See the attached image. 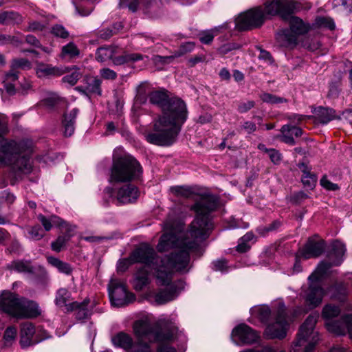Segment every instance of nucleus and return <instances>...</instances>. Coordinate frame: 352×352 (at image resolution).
Instances as JSON below:
<instances>
[{"label": "nucleus", "instance_id": "obj_57", "mask_svg": "<svg viewBox=\"0 0 352 352\" xmlns=\"http://www.w3.org/2000/svg\"><path fill=\"white\" fill-rule=\"evenodd\" d=\"M21 42L15 37L10 35L0 34V45L7 43H13L18 45Z\"/></svg>", "mask_w": 352, "mask_h": 352}, {"label": "nucleus", "instance_id": "obj_53", "mask_svg": "<svg viewBox=\"0 0 352 352\" xmlns=\"http://www.w3.org/2000/svg\"><path fill=\"white\" fill-rule=\"evenodd\" d=\"M213 270L222 272L228 270V262L226 259H219L212 262Z\"/></svg>", "mask_w": 352, "mask_h": 352}, {"label": "nucleus", "instance_id": "obj_34", "mask_svg": "<svg viewBox=\"0 0 352 352\" xmlns=\"http://www.w3.org/2000/svg\"><path fill=\"white\" fill-rule=\"evenodd\" d=\"M298 167L303 173L302 176L303 185L309 188L314 186L317 181L316 175L311 173L307 166L304 163L300 164Z\"/></svg>", "mask_w": 352, "mask_h": 352}, {"label": "nucleus", "instance_id": "obj_64", "mask_svg": "<svg viewBox=\"0 0 352 352\" xmlns=\"http://www.w3.org/2000/svg\"><path fill=\"white\" fill-rule=\"evenodd\" d=\"M157 352H177V350L168 344H161L158 346Z\"/></svg>", "mask_w": 352, "mask_h": 352}, {"label": "nucleus", "instance_id": "obj_19", "mask_svg": "<svg viewBox=\"0 0 352 352\" xmlns=\"http://www.w3.org/2000/svg\"><path fill=\"white\" fill-rule=\"evenodd\" d=\"M35 333V327L32 323L25 322L21 324L20 344L22 348H27L41 340L34 337Z\"/></svg>", "mask_w": 352, "mask_h": 352}, {"label": "nucleus", "instance_id": "obj_10", "mask_svg": "<svg viewBox=\"0 0 352 352\" xmlns=\"http://www.w3.org/2000/svg\"><path fill=\"white\" fill-rule=\"evenodd\" d=\"M113 344L126 352H153L151 345L146 341L136 340L130 334L124 331L118 332L111 338Z\"/></svg>", "mask_w": 352, "mask_h": 352}, {"label": "nucleus", "instance_id": "obj_20", "mask_svg": "<svg viewBox=\"0 0 352 352\" xmlns=\"http://www.w3.org/2000/svg\"><path fill=\"white\" fill-rule=\"evenodd\" d=\"M138 195V190L134 185L126 184L118 189L116 198L119 203L125 204L136 201Z\"/></svg>", "mask_w": 352, "mask_h": 352}, {"label": "nucleus", "instance_id": "obj_8", "mask_svg": "<svg viewBox=\"0 0 352 352\" xmlns=\"http://www.w3.org/2000/svg\"><path fill=\"white\" fill-rule=\"evenodd\" d=\"M286 19H289V29L278 32L276 34V41L282 47L293 48L298 43V36L306 34L309 27L300 18L291 14Z\"/></svg>", "mask_w": 352, "mask_h": 352}, {"label": "nucleus", "instance_id": "obj_13", "mask_svg": "<svg viewBox=\"0 0 352 352\" xmlns=\"http://www.w3.org/2000/svg\"><path fill=\"white\" fill-rule=\"evenodd\" d=\"M22 298L10 291L0 293V313H5L16 318Z\"/></svg>", "mask_w": 352, "mask_h": 352}, {"label": "nucleus", "instance_id": "obj_30", "mask_svg": "<svg viewBox=\"0 0 352 352\" xmlns=\"http://www.w3.org/2000/svg\"><path fill=\"white\" fill-rule=\"evenodd\" d=\"M36 72L39 78L50 76H59L63 74L62 70L58 67H52L50 65L43 63H38L36 64Z\"/></svg>", "mask_w": 352, "mask_h": 352}, {"label": "nucleus", "instance_id": "obj_25", "mask_svg": "<svg viewBox=\"0 0 352 352\" xmlns=\"http://www.w3.org/2000/svg\"><path fill=\"white\" fill-rule=\"evenodd\" d=\"M168 93L164 89L152 91L148 94V98L150 103L159 107L162 111L171 98Z\"/></svg>", "mask_w": 352, "mask_h": 352}, {"label": "nucleus", "instance_id": "obj_18", "mask_svg": "<svg viewBox=\"0 0 352 352\" xmlns=\"http://www.w3.org/2000/svg\"><path fill=\"white\" fill-rule=\"evenodd\" d=\"M326 327L329 332L336 335L349 333L352 339V315H346L336 321H328Z\"/></svg>", "mask_w": 352, "mask_h": 352}, {"label": "nucleus", "instance_id": "obj_1", "mask_svg": "<svg viewBox=\"0 0 352 352\" xmlns=\"http://www.w3.org/2000/svg\"><path fill=\"white\" fill-rule=\"evenodd\" d=\"M219 206L217 196L211 194L202 195L191 207L196 212V217L190 224L188 235L193 239L180 243L178 249L161 257L160 263L155 265L154 275L157 284L165 287L155 295V300L158 305L174 300L184 289L182 280L172 281L173 274L177 272L183 274L190 271V254L198 249L199 242L209 236L212 228L210 214Z\"/></svg>", "mask_w": 352, "mask_h": 352}, {"label": "nucleus", "instance_id": "obj_3", "mask_svg": "<svg viewBox=\"0 0 352 352\" xmlns=\"http://www.w3.org/2000/svg\"><path fill=\"white\" fill-rule=\"evenodd\" d=\"M261 6L241 14L236 19V28L241 31L261 27L268 16L280 15L283 19L292 14L294 5L292 0H264Z\"/></svg>", "mask_w": 352, "mask_h": 352}, {"label": "nucleus", "instance_id": "obj_45", "mask_svg": "<svg viewBox=\"0 0 352 352\" xmlns=\"http://www.w3.org/2000/svg\"><path fill=\"white\" fill-rule=\"evenodd\" d=\"M80 52L74 43H69L62 48V55L69 58H74L79 55Z\"/></svg>", "mask_w": 352, "mask_h": 352}, {"label": "nucleus", "instance_id": "obj_44", "mask_svg": "<svg viewBox=\"0 0 352 352\" xmlns=\"http://www.w3.org/2000/svg\"><path fill=\"white\" fill-rule=\"evenodd\" d=\"M340 313L339 307L328 304L326 305L322 309V316L326 320H330L334 317L338 316Z\"/></svg>", "mask_w": 352, "mask_h": 352}, {"label": "nucleus", "instance_id": "obj_29", "mask_svg": "<svg viewBox=\"0 0 352 352\" xmlns=\"http://www.w3.org/2000/svg\"><path fill=\"white\" fill-rule=\"evenodd\" d=\"M149 283L148 272L146 266L140 267L135 274L133 287L136 291H141Z\"/></svg>", "mask_w": 352, "mask_h": 352}, {"label": "nucleus", "instance_id": "obj_6", "mask_svg": "<svg viewBox=\"0 0 352 352\" xmlns=\"http://www.w3.org/2000/svg\"><path fill=\"white\" fill-rule=\"evenodd\" d=\"M133 332L137 337V340L144 341L148 340L150 344L153 342H166L175 338L176 329L174 327H161L155 331L149 322L144 320H139L134 322Z\"/></svg>", "mask_w": 352, "mask_h": 352}, {"label": "nucleus", "instance_id": "obj_26", "mask_svg": "<svg viewBox=\"0 0 352 352\" xmlns=\"http://www.w3.org/2000/svg\"><path fill=\"white\" fill-rule=\"evenodd\" d=\"M89 303V299H85L82 302H79L77 301L69 303L67 305L68 311H75L76 318L81 320L87 318L89 315V311L87 309L88 304Z\"/></svg>", "mask_w": 352, "mask_h": 352}, {"label": "nucleus", "instance_id": "obj_38", "mask_svg": "<svg viewBox=\"0 0 352 352\" xmlns=\"http://www.w3.org/2000/svg\"><path fill=\"white\" fill-rule=\"evenodd\" d=\"M71 230H72L70 228L68 229L67 232L65 234L58 236L56 240L51 243L52 250L56 252H59L63 248H65L67 243L71 239V238L73 236L70 233Z\"/></svg>", "mask_w": 352, "mask_h": 352}, {"label": "nucleus", "instance_id": "obj_54", "mask_svg": "<svg viewBox=\"0 0 352 352\" xmlns=\"http://www.w3.org/2000/svg\"><path fill=\"white\" fill-rule=\"evenodd\" d=\"M321 186L328 190H337L339 189L338 184L330 182L327 176H324L320 179Z\"/></svg>", "mask_w": 352, "mask_h": 352}, {"label": "nucleus", "instance_id": "obj_12", "mask_svg": "<svg viewBox=\"0 0 352 352\" xmlns=\"http://www.w3.org/2000/svg\"><path fill=\"white\" fill-rule=\"evenodd\" d=\"M131 259L135 263H140L150 266L154 271V266L156 263H160V258L156 256L154 249L149 245L142 244L131 253Z\"/></svg>", "mask_w": 352, "mask_h": 352}, {"label": "nucleus", "instance_id": "obj_16", "mask_svg": "<svg viewBox=\"0 0 352 352\" xmlns=\"http://www.w3.org/2000/svg\"><path fill=\"white\" fill-rule=\"evenodd\" d=\"M325 242L316 237L309 238L305 245L300 249L299 253L302 258L309 259L320 256L325 249Z\"/></svg>", "mask_w": 352, "mask_h": 352}, {"label": "nucleus", "instance_id": "obj_43", "mask_svg": "<svg viewBox=\"0 0 352 352\" xmlns=\"http://www.w3.org/2000/svg\"><path fill=\"white\" fill-rule=\"evenodd\" d=\"M256 316L263 323H269L273 319V313L267 306H261L255 309Z\"/></svg>", "mask_w": 352, "mask_h": 352}, {"label": "nucleus", "instance_id": "obj_32", "mask_svg": "<svg viewBox=\"0 0 352 352\" xmlns=\"http://www.w3.org/2000/svg\"><path fill=\"white\" fill-rule=\"evenodd\" d=\"M7 269L10 271H16L19 273L33 274L34 267L28 261H14L7 265Z\"/></svg>", "mask_w": 352, "mask_h": 352}, {"label": "nucleus", "instance_id": "obj_22", "mask_svg": "<svg viewBox=\"0 0 352 352\" xmlns=\"http://www.w3.org/2000/svg\"><path fill=\"white\" fill-rule=\"evenodd\" d=\"M329 291L331 294V298L342 303L350 302L348 286L344 282H336L329 287Z\"/></svg>", "mask_w": 352, "mask_h": 352}, {"label": "nucleus", "instance_id": "obj_58", "mask_svg": "<svg viewBox=\"0 0 352 352\" xmlns=\"http://www.w3.org/2000/svg\"><path fill=\"white\" fill-rule=\"evenodd\" d=\"M255 103L253 100H249L240 103L238 107V111L241 113H245L254 107Z\"/></svg>", "mask_w": 352, "mask_h": 352}, {"label": "nucleus", "instance_id": "obj_40", "mask_svg": "<svg viewBox=\"0 0 352 352\" xmlns=\"http://www.w3.org/2000/svg\"><path fill=\"white\" fill-rule=\"evenodd\" d=\"M47 261L50 264L56 267L59 272L65 274H70L72 272L71 265L65 262L60 261V259L55 257H48Z\"/></svg>", "mask_w": 352, "mask_h": 352}, {"label": "nucleus", "instance_id": "obj_42", "mask_svg": "<svg viewBox=\"0 0 352 352\" xmlns=\"http://www.w3.org/2000/svg\"><path fill=\"white\" fill-rule=\"evenodd\" d=\"M345 252L346 248L343 243L339 241H336L332 243L331 255H333L335 257L338 258V260L334 263L335 265H338L341 263L342 259L340 258H342Z\"/></svg>", "mask_w": 352, "mask_h": 352}, {"label": "nucleus", "instance_id": "obj_39", "mask_svg": "<svg viewBox=\"0 0 352 352\" xmlns=\"http://www.w3.org/2000/svg\"><path fill=\"white\" fill-rule=\"evenodd\" d=\"M195 47V43L194 42H186L183 44H182L179 47V48L175 52V54L173 56H159L161 59L164 60V62L166 61V60H170L173 59L175 57H180L187 53H189L192 52Z\"/></svg>", "mask_w": 352, "mask_h": 352}, {"label": "nucleus", "instance_id": "obj_56", "mask_svg": "<svg viewBox=\"0 0 352 352\" xmlns=\"http://www.w3.org/2000/svg\"><path fill=\"white\" fill-rule=\"evenodd\" d=\"M266 153H269L271 161L274 164H278L281 160V154L274 148L266 149Z\"/></svg>", "mask_w": 352, "mask_h": 352}, {"label": "nucleus", "instance_id": "obj_49", "mask_svg": "<svg viewBox=\"0 0 352 352\" xmlns=\"http://www.w3.org/2000/svg\"><path fill=\"white\" fill-rule=\"evenodd\" d=\"M17 330L14 326L8 327L4 333L3 339L7 344H12L16 337Z\"/></svg>", "mask_w": 352, "mask_h": 352}, {"label": "nucleus", "instance_id": "obj_9", "mask_svg": "<svg viewBox=\"0 0 352 352\" xmlns=\"http://www.w3.org/2000/svg\"><path fill=\"white\" fill-rule=\"evenodd\" d=\"M288 322L284 303L279 302L273 311V319L267 324L265 335L268 338L283 339L286 336Z\"/></svg>", "mask_w": 352, "mask_h": 352}, {"label": "nucleus", "instance_id": "obj_52", "mask_svg": "<svg viewBox=\"0 0 352 352\" xmlns=\"http://www.w3.org/2000/svg\"><path fill=\"white\" fill-rule=\"evenodd\" d=\"M135 263L131 259V255L127 258H123L118 261L117 265V270L120 272H125L130 265Z\"/></svg>", "mask_w": 352, "mask_h": 352}, {"label": "nucleus", "instance_id": "obj_36", "mask_svg": "<svg viewBox=\"0 0 352 352\" xmlns=\"http://www.w3.org/2000/svg\"><path fill=\"white\" fill-rule=\"evenodd\" d=\"M38 219L43 225L45 231H50L52 228V225L62 226L63 223V220L56 215L47 218L43 214H40L38 215Z\"/></svg>", "mask_w": 352, "mask_h": 352}, {"label": "nucleus", "instance_id": "obj_17", "mask_svg": "<svg viewBox=\"0 0 352 352\" xmlns=\"http://www.w3.org/2000/svg\"><path fill=\"white\" fill-rule=\"evenodd\" d=\"M325 294V291L320 283L317 281H309V287L307 291L305 300L311 309L319 306Z\"/></svg>", "mask_w": 352, "mask_h": 352}, {"label": "nucleus", "instance_id": "obj_21", "mask_svg": "<svg viewBox=\"0 0 352 352\" xmlns=\"http://www.w3.org/2000/svg\"><path fill=\"white\" fill-rule=\"evenodd\" d=\"M79 113L77 108H74L63 114L62 119V129L65 137L72 136L75 131L76 120Z\"/></svg>", "mask_w": 352, "mask_h": 352}, {"label": "nucleus", "instance_id": "obj_55", "mask_svg": "<svg viewBox=\"0 0 352 352\" xmlns=\"http://www.w3.org/2000/svg\"><path fill=\"white\" fill-rule=\"evenodd\" d=\"M30 62L25 58L15 59L12 62V67L14 68H30Z\"/></svg>", "mask_w": 352, "mask_h": 352}, {"label": "nucleus", "instance_id": "obj_48", "mask_svg": "<svg viewBox=\"0 0 352 352\" xmlns=\"http://www.w3.org/2000/svg\"><path fill=\"white\" fill-rule=\"evenodd\" d=\"M28 232V237L33 240H39L42 239L45 234L43 230L38 225L30 228Z\"/></svg>", "mask_w": 352, "mask_h": 352}, {"label": "nucleus", "instance_id": "obj_27", "mask_svg": "<svg viewBox=\"0 0 352 352\" xmlns=\"http://www.w3.org/2000/svg\"><path fill=\"white\" fill-rule=\"evenodd\" d=\"M100 85L101 80L98 78L90 76L86 78L85 89L82 90L81 87H78V89L82 91L87 96L93 94L100 96L102 94Z\"/></svg>", "mask_w": 352, "mask_h": 352}, {"label": "nucleus", "instance_id": "obj_63", "mask_svg": "<svg viewBox=\"0 0 352 352\" xmlns=\"http://www.w3.org/2000/svg\"><path fill=\"white\" fill-rule=\"evenodd\" d=\"M25 41L27 43L33 45L36 47H41L40 41L33 35L28 34L25 37Z\"/></svg>", "mask_w": 352, "mask_h": 352}, {"label": "nucleus", "instance_id": "obj_31", "mask_svg": "<svg viewBox=\"0 0 352 352\" xmlns=\"http://www.w3.org/2000/svg\"><path fill=\"white\" fill-rule=\"evenodd\" d=\"M318 120L322 124H327L338 118L336 111L331 108L319 107L315 111Z\"/></svg>", "mask_w": 352, "mask_h": 352}, {"label": "nucleus", "instance_id": "obj_23", "mask_svg": "<svg viewBox=\"0 0 352 352\" xmlns=\"http://www.w3.org/2000/svg\"><path fill=\"white\" fill-rule=\"evenodd\" d=\"M16 318H32L41 315V311L38 304L34 301L25 302L23 299L20 304Z\"/></svg>", "mask_w": 352, "mask_h": 352}, {"label": "nucleus", "instance_id": "obj_59", "mask_svg": "<svg viewBox=\"0 0 352 352\" xmlns=\"http://www.w3.org/2000/svg\"><path fill=\"white\" fill-rule=\"evenodd\" d=\"M45 28V25L38 21H31L29 23L27 31L36 32L42 31Z\"/></svg>", "mask_w": 352, "mask_h": 352}, {"label": "nucleus", "instance_id": "obj_46", "mask_svg": "<svg viewBox=\"0 0 352 352\" xmlns=\"http://www.w3.org/2000/svg\"><path fill=\"white\" fill-rule=\"evenodd\" d=\"M113 50L110 47H100L96 53V58L100 62H104L109 58H112Z\"/></svg>", "mask_w": 352, "mask_h": 352}, {"label": "nucleus", "instance_id": "obj_41", "mask_svg": "<svg viewBox=\"0 0 352 352\" xmlns=\"http://www.w3.org/2000/svg\"><path fill=\"white\" fill-rule=\"evenodd\" d=\"M71 300V293L65 288L59 289L56 295L55 302L58 306H65L67 310V303Z\"/></svg>", "mask_w": 352, "mask_h": 352}, {"label": "nucleus", "instance_id": "obj_28", "mask_svg": "<svg viewBox=\"0 0 352 352\" xmlns=\"http://www.w3.org/2000/svg\"><path fill=\"white\" fill-rule=\"evenodd\" d=\"M43 104L50 109H56L67 104L66 100L56 93L50 92L42 100Z\"/></svg>", "mask_w": 352, "mask_h": 352}, {"label": "nucleus", "instance_id": "obj_51", "mask_svg": "<svg viewBox=\"0 0 352 352\" xmlns=\"http://www.w3.org/2000/svg\"><path fill=\"white\" fill-rule=\"evenodd\" d=\"M51 32L56 37L66 38L69 36V32L61 25H55L52 27Z\"/></svg>", "mask_w": 352, "mask_h": 352}, {"label": "nucleus", "instance_id": "obj_15", "mask_svg": "<svg viewBox=\"0 0 352 352\" xmlns=\"http://www.w3.org/2000/svg\"><path fill=\"white\" fill-rule=\"evenodd\" d=\"M232 338L236 342L251 344L259 339L258 333L245 324H240L232 331Z\"/></svg>", "mask_w": 352, "mask_h": 352}, {"label": "nucleus", "instance_id": "obj_33", "mask_svg": "<svg viewBox=\"0 0 352 352\" xmlns=\"http://www.w3.org/2000/svg\"><path fill=\"white\" fill-rule=\"evenodd\" d=\"M331 266L329 263L321 262L316 270L309 276V281L314 280L321 283Z\"/></svg>", "mask_w": 352, "mask_h": 352}, {"label": "nucleus", "instance_id": "obj_11", "mask_svg": "<svg viewBox=\"0 0 352 352\" xmlns=\"http://www.w3.org/2000/svg\"><path fill=\"white\" fill-rule=\"evenodd\" d=\"M108 290L111 303L116 307L126 305L135 299V296L128 292L125 285L116 279L111 280Z\"/></svg>", "mask_w": 352, "mask_h": 352}, {"label": "nucleus", "instance_id": "obj_60", "mask_svg": "<svg viewBox=\"0 0 352 352\" xmlns=\"http://www.w3.org/2000/svg\"><path fill=\"white\" fill-rule=\"evenodd\" d=\"M100 75L102 78L108 80H113L116 78L117 74L109 68H104L100 70Z\"/></svg>", "mask_w": 352, "mask_h": 352}, {"label": "nucleus", "instance_id": "obj_37", "mask_svg": "<svg viewBox=\"0 0 352 352\" xmlns=\"http://www.w3.org/2000/svg\"><path fill=\"white\" fill-rule=\"evenodd\" d=\"M169 191L177 197L190 198L195 195L193 188L188 186H171Z\"/></svg>", "mask_w": 352, "mask_h": 352}, {"label": "nucleus", "instance_id": "obj_2", "mask_svg": "<svg viewBox=\"0 0 352 352\" xmlns=\"http://www.w3.org/2000/svg\"><path fill=\"white\" fill-rule=\"evenodd\" d=\"M187 118L186 103L179 98L171 97L164 107L162 115L155 120L153 131L145 134L146 141L157 146L172 145Z\"/></svg>", "mask_w": 352, "mask_h": 352}, {"label": "nucleus", "instance_id": "obj_50", "mask_svg": "<svg viewBox=\"0 0 352 352\" xmlns=\"http://www.w3.org/2000/svg\"><path fill=\"white\" fill-rule=\"evenodd\" d=\"M82 74L79 72V69H76L72 74L64 76L62 80L64 82H67L71 85H74L78 82Z\"/></svg>", "mask_w": 352, "mask_h": 352}, {"label": "nucleus", "instance_id": "obj_24", "mask_svg": "<svg viewBox=\"0 0 352 352\" xmlns=\"http://www.w3.org/2000/svg\"><path fill=\"white\" fill-rule=\"evenodd\" d=\"M281 134L278 138L284 143L293 146L296 144L294 136L298 138L302 134V130L296 126L285 124L280 129Z\"/></svg>", "mask_w": 352, "mask_h": 352}, {"label": "nucleus", "instance_id": "obj_62", "mask_svg": "<svg viewBox=\"0 0 352 352\" xmlns=\"http://www.w3.org/2000/svg\"><path fill=\"white\" fill-rule=\"evenodd\" d=\"M258 58L261 60H264L270 64H272L274 62L273 58L270 53L266 50L260 49V54L258 55Z\"/></svg>", "mask_w": 352, "mask_h": 352}, {"label": "nucleus", "instance_id": "obj_5", "mask_svg": "<svg viewBox=\"0 0 352 352\" xmlns=\"http://www.w3.org/2000/svg\"><path fill=\"white\" fill-rule=\"evenodd\" d=\"M142 172L140 163L132 156L124 155L113 160L110 179L115 182H131Z\"/></svg>", "mask_w": 352, "mask_h": 352}, {"label": "nucleus", "instance_id": "obj_47", "mask_svg": "<svg viewBox=\"0 0 352 352\" xmlns=\"http://www.w3.org/2000/svg\"><path fill=\"white\" fill-rule=\"evenodd\" d=\"M214 32L212 30H207L199 33L198 36L201 43L210 44L214 38Z\"/></svg>", "mask_w": 352, "mask_h": 352}, {"label": "nucleus", "instance_id": "obj_14", "mask_svg": "<svg viewBox=\"0 0 352 352\" xmlns=\"http://www.w3.org/2000/svg\"><path fill=\"white\" fill-rule=\"evenodd\" d=\"M164 230H170L169 232H166L162 234L160 239L159 243L157 245V250L160 252H164L170 249L175 248L176 250L179 248V243L184 241L190 240L188 237L184 239H179L173 231L172 226L168 223H164Z\"/></svg>", "mask_w": 352, "mask_h": 352}, {"label": "nucleus", "instance_id": "obj_35", "mask_svg": "<svg viewBox=\"0 0 352 352\" xmlns=\"http://www.w3.org/2000/svg\"><path fill=\"white\" fill-rule=\"evenodd\" d=\"M21 21V16L19 13L14 11H5L0 13V24H18Z\"/></svg>", "mask_w": 352, "mask_h": 352}, {"label": "nucleus", "instance_id": "obj_61", "mask_svg": "<svg viewBox=\"0 0 352 352\" xmlns=\"http://www.w3.org/2000/svg\"><path fill=\"white\" fill-rule=\"evenodd\" d=\"M236 248L239 252L243 253L250 250V245L247 241H243L242 238H240Z\"/></svg>", "mask_w": 352, "mask_h": 352}, {"label": "nucleus", "instance_id": "obj_4", "mask_svg": "<svg viewBox=\"0 0 352 352\" xmlns=\"http://www.w3.org/2000/svg\"><path fill=\"white\" fill-rule=\"evenodd\" d=\"M32 152L30 142L8 141L0 134V164L9 166L15 172L30 173L32 168L30 161Z\"/></svg>", "mask_w": 352, "mask_h": 352}, {"label": "nucleus", "instance_id": "obj_7", "mask_svg": "<svg viewBox=\"0 0 352 352\" xmlns=\"http://www.w3.org/2000/svg\"><path fill=\"white\" fill-rule=\"evenodd\" d=\"M319 317L318 314H310L300 326L297 339L291 352H300V347L305 346L304 352H312L319 340L318 333L314 331Z\"/></svg>", "mask_w": 352, "mask_h": 352}]
</instances>
